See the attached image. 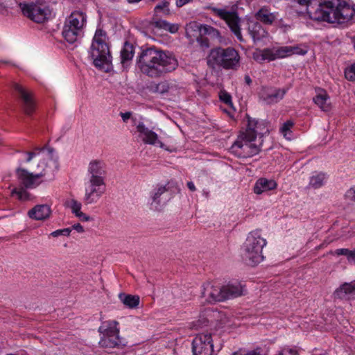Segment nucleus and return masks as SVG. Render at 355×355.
<instances>
[{"label":"nucleus","instance_id":"26","mask_svg":"<svg viewBox=\"0 0 355 355\" xmlns=\"http://www.w3.org/2000/svg\"><path fill=\"white\" fill-rule=\"evenodd\" d=\"M248 31L254 42L266 37L268 35L267 31L258 22H253L250 24Z\"/></svg>","mask_w":355,"mask_h":355},{"label":"nucleus","instance_id":"21","mask_svg":"<svg viewBox=\"0 0 355 355\" xmlns=\"http://www.w3.org/2000/svg\"><path fill=\"white\" fill-rule=\"evenodd\" d=\"M118 324V322L115 320L103 322L98 328L101 336H119V330L117 328Z\"/></svg>","mask_w":355,"mask_h":355},{"label":"nucleus","instance_id":"56","mask_svg":"<svg viewBox=\"0 0 355 355\" xmlns=\"http://www.w3.org/2000/svg\"><path fill=\"white\" fill-rule=\"evenodd\" d=\"M62 235L69 236L71 232V228H64L61 230Z\"/></svg>","mask_w":355,"mask_h":355},{"label":"nucleus","instance_id":"30","mask_svg":"<svg viewBox=\"0 0 355 355\" xmlns=\"http://www.w3.org/2000/svg\"><path fill=\"white\" fill-rule=\"evenodd\" d=\"M257 20L266 24H272L275 20V16L273 13L265 8H261L255 15Z\"/></svg>","mask_w":355,"mask_h":355},{"label":"nucleus","instance_id":"40","mask_svg":"<svg viewBox=\"0 0 355 355\" xmlns=\"http://www.w3.org/2000/svg\"><path fill=\"white\" fill-rule=\"evenodd\" d=\"M53 159L58 160V157L55 149L46 145V162H51Z\"/></svg>","mask_w":355,"mask_h":355},{"label":"nucleus","instance_id":"34","mask_svg":"<svg viewBox=\"0 0 355 355\" xmlns=\"http://www.w3.org/2000/svg\"><path fill=\"white\" fill-rule=\"evenodd\" d=\"M28 216L30 218L36 220H42L44 219V205H37L28 211Z\"/></svg>","mask_w":355,"mask_h":355},{"label":"nucleus","instance_id":"38","mask_svg":"<svg viewBox=\"0 0 355 355\" xmlns=\"http://www.w3.org/2000/svg\"><path fill=\"white\" fill-rule=\"evenodd\" d=\"M324 179L325 177L323 173L313 175L310 179L309 185L315 189L319 188L323 185Z\"/></svg>","mask_w":355,"mask_h":355},{"label":"nucleus","instance_id":"8","mask_svg":"<svg viewBox=\"0 0 355 355\" xmlns=\"http://www.w3.org/2000/svg\"><path fill=\"white\" fill-rule=\"evenodd\" d=\"M16 175L19 183V188H14L11 191V196H17V199L21 201H26L29 199L30 193L26 189H31L37 187L42 183V174L34 175L27 170L18 168L16 170Z\"/></svg>","mask_w":355,"mask_h":355},{"label":"nucleus","instance_id":"61","mask_svg":"<svg viewBox=\"0 0 355 355\" xmlns=\"http://www.w3.org/2000/svg\"><path fill=\"white\" fill-rule=\"evenodd\" d=\"M51 214V210L48 207H46V219Z\"/></svg>","mask_w":355,"mask_h":355},{"label":"nucleus","instance_id":"60","mask_svg":"<svg viewBox=\"0 0 355 355\" xmlns=\"http://www.w3.org/2000/svg\"><path fill=\"white\" fill-rule=\"evenodd\" d=\"M33 155H34L33 153H28V157L26 161L30 162L32 159Z\"/></svg>","mask_w":355,"mask_h":355},{"label":"nucleus","instance_id":"31","mask_svg":"<svg viewBox=\"0 0 355 355\" xmlns=\"http://www.w3.org/2000/svg\"><path fill=\"white\" fill-rule=\"evenodd\" d=\"M119 298L125 306L130 309L137 307L139 303V297L137 295L120 293L119 295Z\"/></svg>","mask_w":355,"mask_h":355},{"label":"nucleus","instance_id":"11","mask_svg":"<svg viewBox=\"0 0 355 355\" xmlns=\"http://www.w3.org/2000/svg\"><path fill=\"white\" fill-rule=\"evenodd\" d=\"M213 347L210 334H197L192 342L193 355H212Z\"/></svg>","mask_w":355,"mask_h":355},{"label":"nucleus","instance_id":"39","mask_svg":"<svg viewBox=\"0 0 355 355\" xmlns=\"http://www.w3.org/2000/svg\"><path fill=\"white\" fill-rule=\"evenodd\" d=\"M58 5L53 2L46 6V21L48 19L55 17L57 11Z\"/></svg>","mask_w":355,"mask_h":355},{"label":"nucleus","instance_id":"53","mask_svg":"<svg viewBox=\"0 0 355 355\" xmlns=\"http://www.w3.org/2000/svg\"><path fill=\"white\" fill-rule=\"evenodd\" d=\"M120 115L124 122H125L128 119H129L132 115L131 112H121Z\"/></svg>","mask_w":355,"mask_h":355},{"label":"nucleus","instance_id":"17","mask_svg":"<svg viewBox=\"0 0 355 355\" xmlns=\"http://www.w3.org/2000/svg\"><path fill=\"white\" fill-rule=\"evenodd\" d=\"M288 90V88H270L263 94V101L268 105L277 103L283 99Z\"/></svg>","mask_w":355,"mask_h":355},{"label":"nucleus","instance_id":"52","mask_svg":"<svg viewBox=\"0 0 355 355\" xmlns=\"http://www.w3.org/2000/svg\"><path fill=\"white\" fill-rule=\"evenodd\" d=\"M71 228V230H75L79 233H82L84 232V228L80 223L73 225Z\"/></svg>","mask_w":355,"mask_h":355},{"label":"nucleus","instance_id":"4","mask_svg":"<svg viewBox=\"0 0 355 355\" xmlns=\"http://www.w3.org/2000/svg\"><path fill=\"white\" fill-rule=\"evenodd\" d=\"M266 243L259 230L252 231L248 234L241 248V256L246 264L254 266L263 261L262 250Z\"/></svg>","mask_w":355,"mask_h":355},{"label":"nucleus","instance_id":"19","mask_svg":"<svg viewBox=\"0 0 355 355\" xmlns=\"http://www.w3.org/2000/svg\"><path fill=\"white\" fill-rule=\"evenodd\" d=\"M355 295V280L341 284L334 293L335 298L350 299Z\"/></svg>","mask_w":355,"mask_h":355},{"label":"nucleus","instance_id":"28","mask_svg":"<svg viewBox=\"0 0 355 355\" xmlns=\"http://www.w3.org/2000/svg\"><path fill=\"white\" fill-rule=\"evenodd\" d=\"M134 54V46L130 42H125L121 51V62L123 67L128 64V63L132 60Z\"/></svg>","mask_w":355,"mask_h":355},{"label":"nucleus","instance_id":"22","mask_svg":"<svg viewBox=\"0 0 355 355\" xmlns=\"http://www.w3.org/2000/svg\"><path fill=\"white\" fill-rule=\"evenodd\" d=\"M82 35L83 29L73 28L71 25L65 23L62 31V35L69 44L75 43L79 37H81Z\"/></svg>","mask_w":355,"mask_h":355},{"label":"nucleus","instance_id":"48","mask_svg":"<svg viewBox=\"0 0 355 355\" xmlns=\"http://www.w3.org/2000/svg\"><path fill=\"white\" fill-rule=\"evenodd\" d=\"M197 42L202 48H208L209 46V40L207 37L202 36L197 37Z\"/></svg>","mask_w":355,"mask_h":355},{"label":"nucleus","instance_id":"9","mask_svg":"<svg viewBox=\"0 0 355 355\" xmlns=\"http://www.w3.org/2000/svg\"><path fill=\"white\" fill-rule=\"evenodd\" d=\"M211 10L214 15L226 22L231 31L240 42L245 41L241 31V19L236 12L217 8H211Z\"/></svg>","mask_w":355,"mask_h":355},{"label":"nucleus","instance_id":"33","mask_svg":"<svg viewBox=\"0 0 355 355\" xmlns=\"http://www.w3.org/2000/svg\"><path fill=\"white\" fill-rule=\"evenodd\" d=\"M98 343L103 347L114 348L120 345L121 340L119 336H101Z\"/></svg>","mask_w":355,"mask_h":355},{"label":"nucleus","instance_id":"25","mask_svg":"<svg viewBox=\"0 0 355 355\" xmlns=\"http://www.w3.org/2000/svg\"><path fill=\"white\" fill-rule=\"evenodd\" d=\"M277 187V183L272 180L266 178L259 179L254 187V191L257 194H261L265 191L272 190Z\"/></svg>","mask_w":355,"mask_h":355},{"label":"nucleus","instance_id":"18","mask_svg":"<svg viewBox=\"0 0 355 355\" xmlns=\"http://www.w3.org/2000/svg\"><path fill=\"white\" fill-rule=\"evenodd\" d=\"M64 205L66 207L70 209L72 214L78 218L80 220L87 222L92 220L90 216L81 211L82 204L76 199H67L64 202Z\"/></svg>","mask_w":355,"mask_h":355},{"label":"nucleus","instance_id":"50","mask_svg":"<svg viewBox=\"0 0 355 355\" xmlns=\"http://www.w3.org/2000/svg\"><path fill=\"white\" fill-rule=\"evenodd\" d=\"M345 196L348 199L355 201V187L349 189Z\"/></svg>","mask_w":355,"mask_h":355},{"label":"nucleus","instance_id":"63","mask_svg":"<svg viewBox=\"0 0 355 355\" xmlns=\"http://www.w3.org/2000/svg\"><path fill=\"white\" fill-rule=\"evenodd\" d=\"M1 62H3V61H1V60H0V63H1Z\"/></svg>","mask_w":355,"mask_h":355},{"label":"nucleus","instance_id":"10","mask_svg":"<svg viewBox=\"0 0 355 355\" xmlns=\"http://www.w3.org/2000/svg\"><path fill=\"white\" fill-rule=\"evenodd\" d=\"M175 187L179 193L180 189L178 187L177 184L173 181L168 182L165 185L158 184L150 192V198L152 203L156 205L165 204L172 197V194L175 193L173 188Z\"/></svg>","mask_w":355,"mask_h":355},{"label":"nucleus","instance_id":"16","mask_svg":"<svg viewBox=\"0 0 355 355\" xmlns=\"http://www.w3.org/2000/svg\"><path fill=\"white\" fill-rule=\"evenodd\" d=\"M137 130L139 133V137L145 144L162 146V143L157 139V135L146 127L143 122H139L137 124Z\"/></svg>","mask_w":355,"mask_h":355},{"label":"nucleus","instance_id":"5","mask_svg":"<svg viewBox=\"0 0 355 355\" xmlns=\"http://www.w3.org/2000/svg\"><path fill=\"white\" fill-rule=\"evenodd\" d=\"M243 295V288L239 282L229 283L220 286L207 283L203 286L202 297L209 303L222 302Z\"/></svg>","mask_w":355,"mask_h":355},{"label":"nucleus","instance_id":"62","mask_svg":"<svg viewBox=\"0 0 355 355\" xmlns=\"http://www.w3.org/2000/svg\"><path fill=\"white\" fill-rule=\"evenodd\" d=\"M6 355H18V354H6Z\"/></svg>","mask_w":355,"mask_h":355},{"label":"nucleus","instance_id":"59","mask_svg":"<svg viewBox=\"0 0 355 355\" xmlns=\"http://www.w3.org/2000/svg\"><path fill=\"white\" fill-rule=\"evenodd\" d=\"M244 79L247 85H250L252 83V79L248 75H245Z\"/></svg>","mask_w":355,"mask_h":355},{"label":"nucleus","instance_id":"58","mask_svg":"<svg viewBox=\"0 0 355 355\" xmlns=\"http://www.w3.org/2000/svg\"><path fill=\"white\" fill-rule=\"evenodd\" d=\"M51 235L53 237H57L58 236H61L62 235V231L61 230H58L56 231H54L53 232Z\"/></svg>","mask_w":355,"mask_h":355},{"label":"nucleus","instance_id":"36","mask_svg":"<svg viewBox=\"0 0 355 355\" xmlns=\"http://www.w3.org/2000/svg\"><path fill=\"white\" fill-rule=\"evenodd\" d=\"M198 28L200 35H209L214 37H218L220 36L219 31L210 26L200 25V26H198Z\"/></svg>","mask_w":355,"mask_h":355},{"label":"nucleus","instance_id":"2","mask_svg":"<svg viewBox=\"0 0 355 355\" xmlns=\"http://www.w3.org/2000/svg\"><path fill=\"white\" fill-rule=\"evenodd\" d=\"M309 16L317 21L347 24L355 21V6L345 0H320L317 6H309Z\"/></svg>","mask_w":355,"mask_h":355},{"label":"nucleus","instance_id":"49","mask_svg":"<svg viewBox=\"0 0 355 355\" xmlns=\"http://www.w3.org/2000/svg\"><path fill=\"white\" fill-rule=\"evenodd\" d=\"M155 27L166 29L168 26V22L164 20H157L153 23Z\"/></svg>","mask_w":355,"mask_h":355},{"label":"nucleus","instance_id":"37","mask_svg":"<svg viewBox=\"0 0 355 355\" xmlns=\"http://www.w3.org/2000/svg\"><path fill=\"white\" fill-rule=\"evenodd\" d=\"M283 50L286 51V52H284V58L291 55L293 54H298V55H305L307 53V50L306 49H301L299 46H283Z\"/></svg>","mask_w":355,"mask_h":355},{"label":"nucleus","instance_id":"51","mask_svg":"<svg viewBox=\"0 0 355 355\" xmlns=\"http://www.w3.org/2000/svg\"><path fill=\"white\" fill-rule=\"evenodd\" d=\"M165 30L168 31L172 33H174L178 31V27L177 26V25L171 24L168 23V26Z\"/></svg>","mask_w":355,"mask_h":355},{"label":"nucleus","instance_id":"44","mask_svg":"<svg viewBox=\"0 0 355 355\" xmlns=\"http://www.w3.org/2000/svg\"><path fill=\"white\" fill-rule=\"evenodd\" d=\"M220 99L221 101H223V103L228 105H232L231 96L225 92H223L220 93Z\"/></svg>","mask_w":355,"mask_h":355},{"label":"nucleus","instance_id":"32","mask_svg":"<svg viewBox=\"0 0 355 355\" xmlns=\"http://www.w3.org/2000/svg\"><path fill=\"white\" fill-rule=\"evenodd\" d=\"M284 52H286L285 50H283L282 47L270 49H263L264 60H275L277 58H284Z\"/></svg>","mask_w":355,"mask_h":355},{"label":"nucleus","instance_id":"57","mask_svg":"<svg viewBox=\"0 0 355 355\" xmlns=\"http://www.w3.org/2000/svg\"><path fill=\"white\" fill-rule=\"evenodd\" d=\"M187 187H188L189 189L191 191H195L196 190V187L193 182H188Z\"/></svg>","mask_w":355,"mask_h":355},{"label":"nucleus","instance_id":"15","mask_svg":"<svg viewBox=\"0 0 355 355\" xmlns=\"http://www.w3.org/2000/svg\"><path fill=\"white\" fill-rule=\"evenodd\" d=\"M89 174V180L105 182V164L98 160L92 161L88 166Z\"/></svg>","mask_w":355,"mask_h":355},{"label":"nucleus","instance_id":"23","mask_svg":"<svg viewBox=\"0 0 355 355\" xmlns=\"http://www.w3.org/2000/svg\"><path fill=\"white\" fill-rule=\"evenodd\" d=\"M317 94L313 98V102L324 112L331 110V104L329 102V96L327 93L321 89L316 90Z\"/></svg>","mask_w":355,"mask_h":355},{"label":"nucleus","instance_id":"47","mask_svg":"<svg viewBox=\"0 0 355 355\" xmlns=\"http://www.w3.org/2000/svg\"><path fill=\"white\" fill-rule=\"evenodd\" d=\"M277 355H298V352L294 348H284Z\"/></svg>","mask_w":355,"mask_h":355},{"label":"nucleus","instance_id":"12","mask_svg":"<svg viewBox=\"0 0 355 355\" xmlns=\"http://www.w3.org/2000/svg\"><path fill=\"white\" fill-rule=\"evenodd\" d=\"M105 191V182L88 180L83 198L85 205H87L97 202L104 194Z\"/></svg>","mask_w":355,"mask_h":355},{"label":"nucleus","instance_id":"42","mask_svg":"<svg viewBox=\"0 0 355 355\" xmlns=\"http://www.w3.org/2000/svg\"><path fill=\"white\" fill-rule=\"evenodd\" d=\"M320 0H311V1H309V0H295V2L298 3L300 5H306V10H307V13L309 14V7L310 5H312L313 6H317V5L318 4V2L320 1Z\"/></svg>","mask_w":355,"mask_h":355},{"label":"nucleus","instance_id":"55","mask_svg":"<svg viewBox=\"0 0 355 355\" xmlns=\"http://www.w3.org/2000/svg\"><path fill=\"white\" fill-rule=\"evenodd\" d=\"M191 1V0H177L176 1V5H177L178 7H182V6H183L185 4H187V3H189Z\"/></svg>","mask_w":355,"mask_h":355},{"label":"nucleus","instance_id":"41","mask_svg":"<svg viewBox=\"0 0 355 355\" xmlns=\"http://www.w3.org/2000/svg\"><path fill=\"white\" fill-rule=\"evenodd\" d=\"M345 76L350 81H355V63L345 69Z\"/></svg>","mask_w":355,"mask_h":355},{"label":"nucleus","instance_id":"29","mask_svg":"<svg viewBox=\"0 0 355 355\" xmlns=\"http://www.w3.org/2000/svg\"><path fill=\"white\" fill-rule=\"evenodd\" d=\"M59 169L58 160H51V162H46V181L51 182L54 180L55 173Z\"/></svg>","mask_w":355,"mask_h":355},{"label":"nucleus","instance_id":"13","mask_svg":"<svg viewBox=\"0 0 355 355\" xmlns=\"http://www.w3.org/2000/svg\"><path fill=\"white\" fill-rule=\"evenodd\" d=\"M12 87L22 101L24 112L27 114H31L35 108V103L32 92L18 83H14Z\"/></svg>","mask_w":355,"mask_h":355},{"label":"nucleus","instance_id":"45","mask_svg":"<svg viewBox=\"0 0 355 355\" xmlns=\"http://www.w3.org/2000/svg\"><path fill=\"white\" fill-rule=\"evenodd\" d=\"M169 2L167 1H163L160 3L156 6L155 10H164L168 14L169 12L168 9Z\"/></svg>","mask_w":355,"mask_h":355},{"label":"nucleus","instance_id":"27","mask_svg":"<svg viewBox=\"0 0 355 355\" xmlns=\"http://www.w3.org/2000/svg\"><path fill=\"white\" fill-rule=\"evenodd\" d=\"M212 311L209 309L205 310L199 316V319L192 322L190 324V328L192 329H200L207 327L209 323V320L212 315Z\"/></svg>","mask_w":355,"mask_h":355},{"label":"nucleus","instance_id":"24","mask_svg":"<svg viewBox=\"0 0 355 355\" xmlns=\"http://www.w3.org/2000/svg\"><path fill=\"white\" fill-rule=\"evenodd\" d=\"M86 22V15L80 11H75L71 12L70 16L67 19L65 23L73 26L83 29Z\"/></svg>","mask_w":355,"mask_h":355},{"label":"nucleus","instance_id":"3","mask_svg":"<svg viewBox=\"0 0 355 355\" xmlns=\"http://www.w3.org/2000/svg\"><path fill=\"white\" fill-rule=\"evenodd\" d=\"M260 123L248 116V125L241 132L232 146V149L242 157H250L258 154L261 150V142L257 143V137Z\"/></svg>","mask_w":355,"mask_h":355},{"label":"nucleus","instance_id":"43","mask_svg":"<svg viewBox=\"0 0 355 355\" xmlns=\"http://www.w3.org/2000/svg\"><path fill=\"white\" fill-rule=\"evenodd\" d=\"M294 123L292 121H287L283 123L282 126L280 128V132L284 135V136H286L287 133L290 132L291 128L293 126Z\"/></svg>","mask_w":355,"mask_h":355},{"label":"nucleus","instance_id":"35","mask_svg":"<svg viewBox=\"0 0 355 355\" xmlns=\"http://www.w3.org/2000/svg\"><path fill=\"white\" fill-rule=\"evenodd\" d=\"M334 254L338 256L344 255L349 263H355V248L352 250L347 248L337 249L335 250Z\"/></svg>","mask_w":355,"mask_h":355},{"label":"nucleus","instance_id":"1","mask_svg":"<svg viewBox=\"0 0 355 355\" xmlns=\"http://www.w3.org/2000/svg\"><path fill=\"white\" fill-rule=\"evenodd\" d=\"M137 64L143 74L157 78L174 71L178 62L171 52L151 46L141 50Z\"/></svg>","mask_w":355,"mask_h":355},{"label":"nucleus","instance_id":"46","mask_svg":"<svg viewBox=\"0 0 355 355\" xmlns=\"http://www.w3.org/2000/svg\"><path fill=\"white\" fill-rule=\"evenodd\" d=\"M253 59L258 62H262L264 61V57H263V50L257 49L252 54Z\"/></svg>","mask_w":355,"mask_h":355},{"label":"nucleus","instance_id":"20","mask_svg":"<svg viewBox=\"0 0 355 355\" xmlns=\"http://www.w3.org/2000/svg\"><path fill=\"white\" fill-rule=\"evenodd\" d=\"M148 89L153 93L165 94L175 89V85L171 81L163 80L158 83H152L148 86Z\"/></svg>","mask_w":355,"mask_h":355},{"label":"nucleus","instance_id":"7","mask_svg":"<svg viewBox=\"0 0 355 355\" xmlns=\"http://www.w3.org/2000/svg\"><path fill=\"white\" fill-rule=\"evenodd\" d=\"M207 62L212 68L218 66L225 69L237 70L240 66V56L238 51L233 48L218 47L210 51Z\"/></svg>","mask_w":355,"mask_h":355},{"label":"nucleus","instance_id":"6","mask_svg":"<svg viewBox=\"0 0 355 355\" xmlns=\"http://www.w3.org/2000/svg\"><path fill=\"white\" fill-rule=\"evenodd\" d=\"M106 33L96 30L90 48V55L96 67L108 71L111 64L109 46L105 42Z\"/></svg>","mask_w":355,"mask_h":355},{"label":"nucleus","instance_id":"14","mask_svg":"<svg viewBox=\"0 0 355 355\" xmlns=\"http://www.w3.org/2000/svg\"><path fill=\"white\" fill-rule=\"evenodd\" d=\"M42 3H20V7L23 15L36 23H42L44 21V10Z\"/></svg>","mask_w":355,"mask_h":355},{"label":"nucleus","instance_id":"54","mask_svg":"<svg viewBox=\"0 0 355 355\" xmlns=\"http://www.w3.org/2000/svg\"><path fill=\"white\" fill-rule=\"evenodd\" d=\"M232 355H243L240 352H236L233 353ZM244 355H261L259 352L257 351H251Z\"/></svg>","mask_w":355,"mask_h":355}]
</instances>
